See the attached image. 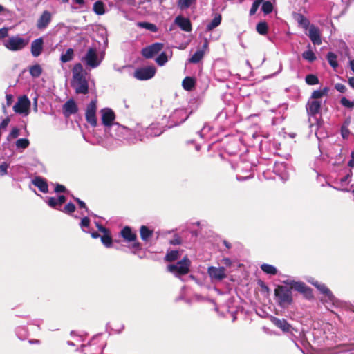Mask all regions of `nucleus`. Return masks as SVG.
I'll list each match as a JSON object with an SVG mask.
<instances>
[{
	"label": "nucleus",
	"instance_id": "nucleus-58",
	"mask_svg": "<svg viewBox=\"0 0 354 354\" xmlns=\"http://www.w3.org/2000/svg\"><path fill=\"white\" fill-rule=\"evenodd\" d=\"M335 88L340 93H345L346 91V86L340 83H337L335 85Z\"/></svg>",
	"mask_w": 354,
	"mask_h": 354
},
{
	"label": "nucleus",
	"instance_id": "nucleus-62",
	"mask_svg": "<svg viewBox=\"0 0 354 354\" xmlns=\"http://www.w3.org/2000/svg\"><path fill=\"white\" fill-rule=\"evenodd\" d=\"M8 30L6 28L0 29V39L5 38L8 35Z\"/></svg>",
	"mask_w": 354,
	"mask_h": 354
},
{
	"label": "nucleus",
	"instance_id": "nucleus-3",
	"mask_svg": "<svg viewBox=\"0 0 354 354\" xmlns=\"http://www.w3.org/2000/svg\"><path fill=\"white\" fill-rule=\"evenodd\" d=\"M103 59V55H99L96 48L90 47L80 59L86 68L90 70L97 68L101 64Z\"/></svg>",
	"mask_w": 354,
	"mask_h": 354
},
{
	"label": "nucleus",
	"instance_id": "nucleus-23",
	"mask_svg": "<svg viewBox=\"0 0 354 354\" xmlns=\"http://www.w3.org/2000/svg\"><path fill=\"white\" fill-rule=\"evenodd\" d=\"M121 236L128 243L136 241L137 236L129 226L123 227L120 232Z\"/></svg>",
	"mask_w": 354,
	"mask_h": 354
},
{
	"label": "nucleus",
	"instance_id": "nucleus-54",
	"mask_svg": "<svg viewBox=\"0 0 354 354\" xmlns=\"http://www.w3.org/2000/svg\"><path fill=\"white\" fill-rule=\"evenodd\" d=\"M132 242H133V243L131 244L130 248L134 250L133 252L134 254L136 253V251L141 250V249H142L141 243L140 242H138L137 241V239L136 241H133Z\"/></svg>",
	"mask_w": 354,
	"mask_h": 354
},
{
	"label": "nucleus",
	"instance_id": "nucleus-8",
	"mask_svg": "<svg viewBox=\"0 0 354 354\" xmlns=\"http://www.w3.org/2000/svg\"><path fill=\"white\" fill-rule=\"evenodd\" d=\"M283 283L290 286L292 290H295L304 295L307 299L313 297L311 289L307 286L304 282L295 281L294 280H286Z\"/></svg>",
	"mask_w": 354,
	"mask_h": 354
},
{
	"label": "nucleus",
	"instance_id": "nucleus-14",
	"mask_svg": "<svg viewBox=\"0 0 354 354\" xmlns=\"http://www.w3.org/2000/svg\"><path fill=\"white\" fill-rule=\"evenodd\" d=\"M163 48L162 43H154L142 50V55L145 58H152L155 55L158 54Z\"/></svg>",
	"mask_w": 354,
	"mask_h": 354
},
{
	"label": "nucleus",
	"instance_id": "nucleus-40",
	"mask_svg": "<svg viewBox=\"0 0 354 354\" xmlns=\"http://www.w3.org/2000/svg\"><path fill=\"white\" fill-rule=\"evenodd\" d=\"M326 58H327V60H328L329 64L333 68H335L336 67H337L338 63L337 62V55L335 53H333L332 52H329L327 54Z\"/></svg>",
	"mask_w": 354,
	"mask_h": 354
},
{
	"label": "nucleus",
	"instance_id": "nucleus-20",
	"mask_svg": "<svg viewBox=\"0 0 354 354\" xmlns=\"http://www.w3.org/2000/svg\"><path fill=\"white\" fill-rule=\"evenodd\" d=\"M44 48V39L42 37L37 38L33 40L31 43V53L34 57H39Z\"/></svg>",
	"mask_w": 354,
	"mask_h": 354
},
{
	"label": "nucleus",
	"instance_id": "nucleus-12",
	"mask_svg": "<svg viewBox=\"0 0 354 354\" xmlns=\"http://www.w3.org/2000/svg\"><path fill=\"white\" fill-rule=\"evenodd\" d=\"M72 86L77 94H86L88 92V84L86 77L74 78Z\"/></svg>",
	"mask_w": 354,
	"mask_h": 354
},
{
	"label": "nucleus",
	"instance_id": "nucleus-64",
	"mask_svg": "<svg viewBox=\"0 0 354 354\" xmlns=\"http://www.w3.org/2000/svg\"><path fill=\"white\" fill-rule=\"evenodd\" d=\"M222 263L227 267H230L232 265V261L229 258H223L221 261Z\"/></svg>",
	"mask_w": 354,
	"mask_h": 354
},
{
	"label": "nucleus",
	"instance_id": "nucleus-22",
	"mask_svg": "<svg viewBox=\"0 0 354 354\" xmlns=\"http://www.w3.org/2000/svg\"><path fill=\"white\" fill-rule=\"evenodd\" d=\"M175 24L180 28V29L185 32L192 31V24L188 18L182 16H178L175 19Z\"/></svg>",
	"mask_w": 354,
	"mask_h": 354
},
{
	"label": "nucleus",
	"instance_id": "nucleus-11",
	"mask_svg": "<svg viewBox=\"0 0 354 354\" xmlns=\"http://www.w3.org/2000/svg\"><path fill=\"white\" fill-rule=\"evenodd\" d=\"M96 110V101L92 100L87 105L85 116L87 122L89 123L93 127H95L97 126V118L95 115Z\"/></svg>",
	"mask_w": 354,
	"mask_h": 354
},
{
	"label": "nucleus",
	"instance_id": "nucleus-13",
	"mask_svg": "<svg viewBox=\"0 0 354 354\" xmlns=\"http://www.w3.org/2000/svg\"><path fill=\"white\" fill-rule=\"evenodd\" d=\"M53 19V15L48 10H44L38 18L36 24L37 29L44 30L48 28Z\"/></svg>",
	"mask_w": 354,
	"mask_h": 354
},
{
	"label": "nucleus",
	"instance_id": "nucleus-15",
	"mask_svg": "<svg viewBox=\"0 0 354 354\" xmlns=\"http://www.w3.org/2000/svg\"><path fill=\"white\" fill-rule=\"evenodd\" d=\"M329 354H354V343L338 345L331 348Z\"/></svg>",
	"mask_w": 354,
	"mask_h": 354
},
{
	"label": "nucleus",
	"instance_id": "nucleus-10",
	"mask_svg": "<svg viewBox=\"0 0 354 354\" xmlns=\"http://www.w3.org/2000/svg\"><path fill=\"white\" fill-rule=\"evenodd\" d=\"M156 69L153 66H148L138 68L134 73V77L139 80H147L156 74Z\"/></svg>",
	"mask_w": 354,
	"mask_h": 354
},
{
	"label": "nucleus",
	"instance_id": "nucleus-41",
	"mask_svg": "<svg viewBox=\"0 0 354 354\" xmlns=\"http://www.w3.org/2000/svg\"><path fill=\"white\" fill-rule=\"evenodd\" d=\"M179 253L177 250H171L168 252L165 257L166 261H174L178 258Z\"/></svg>",
	"mask_w": 354,
	"mask_h": 354
},
{
	"label": "nucleus",
	"instance_id": "nucleus-50",
	"mask_svg": "<svg viewBox=\"0 0 354 354\" xmlns=\"http://www.w3.org/2000/svg\"><path fill=\"white\" fill-rule=\"evenodd\" d=\"M47 203L50 207L55 208L56 209H59L57 206L61 205L59 203H58V202L57 201V198H55V197H50L48 199Z\"/></svg>",
	"mask_w": 354,
	"mask_h": 354
},
{
	"label": "nucleus",
	"instance_id": "nucleus-21",
	"mask_svg": "<svg viewBox=\"0 0 354 354\" xmlns=\"http://www.w3.org/2000/svg\"><path fill=\"white\" fill-rule=\"evenodd\" d=\"M78 108L75 103V102L73 99L68 100L64 105H63V113L65 116H69L71 115L75 114L77 112Z\"/></svg>",
	"mask_w": 354,
	"mask_h": 354
},
{
	"label": "nucleus",
	"instance_id": "nucleus-47",
	"mask_svg": "<svg viewBox=\"0 0 354 354\" xmlns=\"http://www.w3.org/2000/svg\"><path fill=\"white\" fill-rule=\"evenodd\" d=\"M340 103L344 107L348 108L350 109H352L354 107V101H351L345 97H343L341 99Z\"/></svg>",
	"mask_w": 354,
	"mask_h": 354
},
{
	"label": "nucleus",
	"instance_id": "nucleus-61",
	"mask_svg": "<svg viewBox=\"0 0 354 354\" xmlns=\"http://www.w3.org/2000/svg\"><path fill=\"white\" fill-rule=\"evenodd\" d=\"M211 130V127L209 125L205 124L203 127L202 128L201 131H198V133L199 136L203 138V132H209Z\"/></svg>",
	"mask_w": 354,
	"mask_h": 354
},
{
	"label": "nucleus",
	"instance_id": "nucleus-60",
	"mask_svg": "<svg viewBox=\"0 0 354 354\" xmlns=\"http://www.w3.org/2000/svg\"><path fill=\"white\" fill-rule=\"evenodd\" d=\"M55 191L57 193L65 192L66 189L64 185L57 184L55 188Z\"/></svg>",
	"mask_w": 354,
	"mask_h": 354
},
{
	"label": "nucleus",
	"instance_id": "nucleus-48",
	"mask_svg": "<svg viewBox=\"0 0 354 354\" xmlns=\"http://www.w3.org/2000/svg\"><path fill=\"white\" fill-rule=\"evenodd\" d=\"M263 0H255L250 8V15H253L256 13L257 10H258L259 6L263 3Z\"/></svg>",
	"mask_w": 354,
	"mask_h": 354
},
{
	"label": "nucleus",
	"instance_id": "nucleus-56",
	"mask_svg": "<svg viewBox=\"0 0 354 354\" xmlns=\"http://www.w3.org/2000/svg\"><path fill=\"white\" fill-rule=\"evenodd\" d=\"M169 243L173 245H180L181 243V239L178 235H175L174 238L170 240Z\"/></svg>",
	"mask_w": 354,
	"mask_h": 354
},
{
	"label": "nucleus",
	"instance_id": "nucleus-17",
	"mask_svg": "<svg viewBox=\"0 0 354 354\" xmlns=\"http://www.w3.org/2000/svg\"><path fill=\"white\" fill-rule=\"evenodd\" d=\"M273 171L282 180L286 181L288 179L289 174L287 165L285 162H276L274 165Z\"/></svg>",
	"mask_w": 354,
	"mask_h": 354
},
{
	"label": "nucleus",
	"instance_id": "nucleus-18",
	"mask_svg": "<svg viewBox=\"0 0 354 354\" xmlns=\"http://www.w3.org/2000/svg\"><path fill=\"white\" fill-rule=\"evenodd\" d=\"M308 34L310 39L314 45H320L322 44L321 32L318 27L315 25H310L308 28Z\"/></svg>",
	"mask_w": 354,
	"mask_h": 354
},
{
	"label": "nucleus",
	"instance_id": "nucleus-31",
	"mask_svg": "<svg viewBox=\"0 0 354 354\" xmlns=\"http://www.w3.org/2000/svg\"><path fill=\"white\" fill-rule=\"evenodd\" d=\"M261 270L267 274L275 275L277 273V269L272 265L263 263L261 266Z\"/></svg>",
	"mask_w": 354,
	"mask_h": 354
},
{
	"label": "nucleus",
	"instance_id": "nucleus-59",
	"mask_svg": "<svg viewBox=\"0 0 354 354\" xmlns=\"http://www.w3.org/2000/svg\"><path fill=\"white\" fill-rule=\"evenodd\" d=\"M73 198H74L75 201H76L77 203V204L79 205L80 208L85 209L86 212H88V209L86 207V203L84 201H82V200H80L78 198L74 197Z\"/></svg>",
	"mask_w": 354,
	"mask_h": 354
},
{
	"label": "nucleus",
	"instance_id": "nucleus-36",
	"mask_svg": "<svg viewBox=\"0 0 354 354\" xmlns=\"http://www.w3.org/2000/svg\"><path fill=\"white\" fill-rule=\"evenodd\" d=\"M204 52L203 50H198L189 59V62L196 64L203 57Z\"/></svg>",
	"mask_w": 354,
	"mask_h": 354
},
{
	"label": "nucleus",
	"instance_id": "nucleus-51",
	"mask_svg": "<svg viewBox=\"0 0 354 354\" xmlns=\"http://www.w3.org/2000/svg\"><path fill=\"white\" fill-rule=\"evenodd\" d=\"M196 0H179L178 5L183 9L188 8Z\"/></svg>",
	"mask_w": 354,
	"mask_h": 354
},
{
	"label": "nucleus",
	"instance_id": "nucleus-53",
	"mask_svg": "<svg viewBox=\"0 0 354 354\" xmlns=\"http://www.w3.org/2000/svg\"><path fill=\"white\" fill-rule=\"evenodd\" d=\"M323 97L321 90L314 91L310 96V100H319Z\"/></svg>",
	"mask_w": 354,
	"mask_h": 354
},
{
	"label": "nucleus",
	"instance_id": "nucleus-27",
	"mask_svg": "<svg viewBox=\"0 0 354 354\" xmlns=\"http://www.w3.org/2000/svg\"><path fill=\"white\" fill-rule=\"evenodd\" d=\"M73 78L85 77L86 73L83 68V66L81 63H77L74 65L73 70Z\"/></svg>",
	"mask_w": 354,
	"mask_h": 354
},
{
	"label": "nucleus",
	"instance_id": "nucleus-19",
	"mask_svg": "<svg viewBox=\"0 0 354 354\" xmlns=\"http://www.w3.org/2000/svg\"><path fill=\"white\" fill-rule=\"evenodd\" d=\"M322 102L309 99L306 104V111L310 116H315L319 113Z\"/></svg>",
	"mask_w": 354,
	"mask_h": 354
},
{
	"label": "nucleus",
	"instance_id": "nucleus-9",
	"mask_svg": "<svg viewBox=\"0 0 354 354\" xmlns=\"http://www.w3.org/2000/svg\"><path fill=\"white\" fill-rule=\"evenodd\" d=\"M30 101L26 95L19 98L18 101L13 106L15 113L28 115L30 113Z\"/></svg>",
	"mask_w": 354,
	"mask_h": 354
},
{
	"label": "nucleus",
	"instance_id": "nucleus-33",
	"mask_svg": "<svg viewBox=\"0 0 354 354\" xmlns=\"http://www.w3.org/2000/svg\"><path fill=\"white\" fill-rule=\"evenodd\" d=\"M137 26L150 30L152 32L158 31L157 26L149 22L140 21L137 23Z\"/></svg>",
	"mask_w": 354,
	"mask_h": 354
},
{
	"label": "nucleus",
	"instance_id": "nucleus-39",
	"mask_svg": "<svg viewBox=\"0 0 354 354\" xmlns=\"http://www.w3.org/2000/svg\"><path fill=\"white\" fill-rule=\"evenodd\" d=\"M101 241L105 247H111L112 238L109 234V232L106 233H103V235L101 236Z\"/></svg>",
	"mask_w": 354,
	"mask_h": 354
},
{
	"label": "nucleus",
	"instance_id": "nucleus-37",
	"mask_svg": "<svg viewBox=\"0 0 354 354\" xmlns=\"http://www.w3.org/2000/svg\"><path fill=\"white\" fill-rule=\"evenodd\" d=\"M29 145L30 141L27 138L18 139L15 142L16 147L18 149H25L29 146Z\"/></svg>",
	"mask_w": 354,
	"mask_h": 354
},
{
	"label": "nucleus",
	"instance_id": "nucleus-6",
	"mask_svg": "<svg viewBox=\"0 0 354 354\" xmlns=\"http://www.w3.org/2000/svg\"><path fill=\"white\" fill-rule=\"evenodd\" d=\"M191 262L189 259L185 257L181 261H178L176 264L169 265L167 270L173 273L176 277H180L182 275L187 274L189 271Z\"/></svg>",
	"mask_w": 354,
	"mask_h": 354
},
{
	"label": "nucleus",
	"instance_id": "nucleus-24",
	"mask_svg": "<svg viewBox=\"0 0 354 354\" xmlns=\"http://www.w3.org/2000/svg\"><path fill=\"white\" fill-rule=\"evenodd\" d=\"M271 321L274 324V326L280 328L283 332H289L290 330L291 326L285 319H279L272 317Z\"/></svg>",
	"mask_w": 354,
	"mask_h": 354
},
{
	"label": "nucleus",
	"instance_id": "nucleus-44",
	"mask_svg": "<svg viewBox=\"0 0 354 354\" xmlns=\"http://www.w3.org/2000/svg\"><path fill=\"white\" fill-rule=\"evenodd\" d=\"M302 57L306 60H308L310 62H313L316 59V56L315 53L311 50H308L303 53Z\"/></svg>",
	"mask_w": 354,
	"mask_h": 354
},
{
	"label": "nucleus",
	"instance_id": "nucleus-29",
	"mask_svg": "<svg viewBox=\"0 0 354 354\" xmlns=\"http://www.w3.org/2000/svg\"><path fill=\"white\" fill-rule=\"evenodd\" d=\"M222 17L221 14H216L214 18L207 25L206 30L211 31L221 24Z\"/></svg>",
	"mask_w": 354,
	"mask_h": 354
},
{
	"label": "nucleus",
	"instance_id": "nucleus-55",
	"mask_svg": "<svg viewBox=\"0 0 354 354\" xmlns=\"http://www.w3.org/2000/svg\"><path fill=\"white\" fill-rule=\"evenodd\" d=\"M8 165L6 162L0 165V176H4L7 174Z\"/></svg>",
	"mask_w": 354,
	"mask_h": 354
},
{
	"label": "nucleus",
	"instance_id": "nucleus-57",
	"mask_svg": "<svg viewBox=\"0 0 354 354\" xmlns=\"http://www.w3.org/2000/svg\"><path fill=\"white\" fill-rule=\"evenodd\" d=\"M341 134L343 138H347L350 134L348 127H341Z\"/></svg>",
	"mask_w": 354,
	"mask_h": 354
},
{
	"label": "nucleus",
	"instance_id": "nucleus-30",
	"mask_svg": "<svg viewBox=\"0 0 354 354\" xmlns=\"http://www.w3.org/2000/svg\"><path fill=\"white\" fill-rule=\"evenodd\" d=\"M42 71L41 66L38 64L32 65L29 68L30 74L33 78L39 77L41 75Z\"/></svg>",
	"mask_w": 354,
	"mask_h": 354
},
{
	"label": "nucleus",
	"instance_id": "nucleus-4",
	"mask_svg": "<svg viewBox=\"0 0 354 354\" xmlns=\"http://www.w3.org/2000/svg\"><path fill=\"white\" fill-rule=\"evenodd\" d=\"M192 113V110L189 108H178L174 110L167 119L169 128L178 126L185 122Z\"/></svg>",
	"mask_w": 354,
	"mask_h": 354
},
{
	"label": "nucleus",
	"instance_id": "nucleus-2",
	"mask_svg": "<svg viewBox=\"0 0 354 354\" xmlns=\"http://www.w3.org/2000/svg\"><path fill=\"white\" fill-rule=\"evenodd\" d=\"M313 286H315L318 290L324 295V297L321 300L324 304H326V308H328L327 304H330L354 313V305L337 299L332 292L325 286V284L315 281V283H313Z\"/></svg>",
	"mask_w": 354,
	"mask_h": 354
},
{
	"label": "nucleus",
	"instance_id": "nucleus-46",
	"mask_svg": "<svg viewBox=\"0 0 354 354\" xmlns=\"http://www.w3.org/2000/svg\"><path fill=\"white\" fill-rule=\"evenodd\" d=\"M20 135V130L17 127H13L7 136V140L10 141L17 138Z\"/></svg>",
	"mask_w": 354,
	"mask_h": 354
},
{
	"label": "nucleus",
	"instance_id": "nucleus-52",
	"mask_svg": "<svg viewBox=\"0 0 354 354\" xmlns=\"http://www.w3.org/2000/svg\"><path fill=\"white\" fill-rule=\"evenodd\" d=\"M80 225L84 232H87V231L84 230V228L89 227L90 219L87 216H84L82 218Z\"/></svg>",
	"mask_w": 354,
	"mask_h": 354
},
{
	"label": "nucleus",
	"instance_id": "nucleus-38",
	"mask_svg": "<svg viewBox=\"0 0 354 354\" xmlns=\"http://www.w3.org/2000/svg\"><path fill=\"white\" fill-rule=\"evenodd\" d=\"M257 31L261 35H265L268 32V27L265 21H261L257 24Z\"/></svg>",
	"mask_w": 354,
	"mask_h": 354
},
{
	"label": "nucleus",
	"instance_id": "nucleus-32",
	"mask_svg": "<svg viewBox=\"0 0 354 354\" xmlns=\"http://www.w3.org/2000/svg\"><path fill=\"white\" fill-rule=\"evenodd\" d=\"M74 57V50L73 48H68L65 53H62L60 60L62 63H66L71 61Z\"/></svg>",
	"mask_w": 354,
	"mask_h": 354
},
{
	"label": "nucleus",
	"instance_id": "nucleus-63",
	"mask_svg": "<svg viewBox=\"0 0 354 354\" xmlns=\"http://www.w3.org/2000/svg\"><path fill=\"white\" fill-rule=\"evenodd\" d=\"M96 226L98 229V230L100 232H101L102 233H106V232H109V230L106 227H104V226H102V225L96 223Z\"/></svg>",
	"mask_w": 354,
	"mask_h": 354
},
{
	"label": "nucleus",
	"instance_id": "nucleus-28",
	"mask_svg": "<svg viewBox=\"0 0 354 354\" xmlns=\"http://www.w3.org/2000/svg\"><path fill=\"white\" fill-rule=\"evenodd\" d=\"M140 237L142 241L147 242L153 234V231L149 230L147 226L142 225L140 228Z\"/></svg>",
	"mask_w": 354,
	"mask_h": 354
},
{
	"label": "nucleus",
	"instance_id": "nucleus-7",
	"mask_svg": "<svg viewBox=\"0 0 354 354\" xmlns=\"http://www.w3.org/2000/svg\"><path fill=\"white\" fill-rule=\"evenodd\" d=\"M28 44V41L19 36H12L3 41L4 46L11 51L22 50Z\"/></svg>",
	"mask_w": 354,
	"mask_h": 354
},
{
	"label": "nucleus",
	"instance_id": "nucleus-45",
	"mask_svg": "<svg viewBox=\"0 0 354 354\" xmlns=\"http://www.w3.org/2000/svg\"><path fill=\"white\" fill-rule=\"evenodd\" d=\"M261 10L266 15L270 14L273 10L272 3L269 1L263 2Z\"/></svg>",
	"mask_w": 354,
	"mask_h": 354
},
{
	"label": "nucleus",
	"instance_id": "nucleus-16",
	"mask_svg": "<svg viewBox=\"0 0 354 354\" xmlns=\"http://www.w3.org/2000/svg\"><path fill=\"white\" fill-rule=\"evenodd\" d=\"M207 273L209 277L215 280H223L226 277L225 269L224 267H214L210 266L208 268Z\"/></svg>",
	"mask_w": 354,
	"mask_h": 354
},
{
	"label": "nucleus",
	"instance_id": "nucleus-26",
	"mask_svg": "<svg viewBox=\"0 0 354 354\" xmlns=\"http://www.w3.org/2000/svg\"><path fill=\"white\" fill-rule=\"evenodd\" d=\"M294 19L297 21L299 26L304 28V30H306L310 28V21L304 15L301 13H295Z\"/></svg>",
	"mask_w": 354,
	"mask_h": 354
},
{
	"label": "nucleus",
	"instance_id": "nucleus-49",
	"mask_svg": "<svg viewBox=\"0 0 354 354\" xmlns=\"http://www.w3.org/2000/svg\"><path fill=\"white\" fill-rule=\"evenodd\" d=\"M75 210V206L72 203H68L65 205L64 209H62V212L65 214H71L73 213Z\"/></svg>",
	"mask_w": 354,
	"mask_h": 354
},
{
	"label": "nucleus",
	"instance_id": "nucleus-5",
	"mask_svg": "<svg viewBox=\"0 0 354 354\" xmlns=\"http://www.w3.org/2000/svg\"><path fill=\"white\" fill-rule=\"evenodd\" d=\"M274 295L281 307H287L292 302V290L290 286L278 285L274 290Z\"/></svg>",
	"mask_w": 354,
	"mask_h": 354
},
{
	"label": "nucleus",
	"instance_id": "nucleus-43",
	"mask_svg": "<svg viewBox=\"0 0 354 354\" xmlns=\"http://www.w3.org/2000/svg\"><path fill=\"white\" fill-rule=\"evenodd\" d=\"M306 84L308 85H315L319 83L318 77L313 74H309L306 76L305 78Z\"/></svg>",
	"mask_w": 354,
	"mask_h": 354
},
{
	"label": "nucleus",
	"instance_id": "nucleus-34",
	"mask_svg": "<svg viewBox=\"0 0 354 354\" xmlns=\"http://www.w3.org/2000/svg\"><path fill=\"white\" fill-rule=\"evenodd\" d=\"M93 10L97 15H101L104 14L105 8L104 3L101 1H97L93 4Z\"/></svg>",
	"mask_w": 354,
	"mask_h": 354
},
{
	"label": "nucleus",
	"instance_id": "nucleus-1",
	"mask_svg": "<svg viewBox=\"0 0 354 354\" xmlns=\"http://www.w3.org/2000/svg\"><path fill=\"white\" fill-rule=\"evenodd\" d=\"M102 116V123L106 128L115 127L117 131L116 136L123 139L127 140L131 142L136 140H143L145 137L158 136L161 131L153 133L151 127L143 129L138 124L133 129H129L118 123L114 122L115 115L112 109L104 108L100 111Z\"/></svg>",
	"mask_w": 354,
	"mask_h": 354
},
{
	"label": "nucleus",
	"instance_id": "nucleus-35",
	"mask_svg": "<svg viewBox=\"0 0 354 354\" xmlns=\"http://www.w3.org/2000/svg\"><path fill=\"white\" fill-rule=\"evenodd\" d=\"M194 80L190 77H186L182 83L183 88L186 91H191L194 86Z\"/></svg>",
	"mask_w": 354,
	"mask_h": 354
},
{
	"label": "nucleus",
	"instance_id": "nucleus-42",
	"mask_svg": "<svg viewBox=\"0 0 354 354\" xmlns=\"http://www.w3.org/2000/svg\"><path fill=\"white\" fill-rule=\"evenodd\" d=\"M168 61V56L165 52H162L160 55L156 59V63L162 66L165 64V63Z\"/></svg>",
	"mask_w": 354,
	"mask_h": 354
},
{
	"label": "nucleus",
	"instance_id": "nucleus-25",
	"mask_svg": "<svg viewBox=\"0 0 354 354\" xmlns=\"http://www.w3.org/2000/svg\"><path fill=\"white\" fill-rule=\"evenodd\" d=\"M32 184L37 187L41 192L48 193V187L46 180L40 176H36L32 180Z\"/></svg>",
	"mask_w": 354,
	"mask_h": 354
}]
</instances>
